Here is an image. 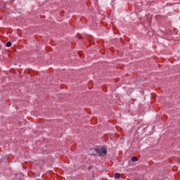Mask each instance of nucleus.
<instances>
[{"label":"nucleus","instance_id":"obj_4","mask_svg":"<svg viewBox=\"0 0 180 180\" xmlns=\"http://www.w3.org/2000/svg\"><path fill=\"white\" fill-rule=\"evenodd\" d=\"M131 160V161H132L133 162H136V161H137V158H136V157H132Z\"/></svg>","mask_w":180,"mask_h":180},{"label":"nucleus","instance_id":"obj_3","mask_svg":"<svg viewBox=\"0 0 180 180\" xmlns=\"http://www.w3.org/2000/svg\"><path fill=\"white\" fill-rule=\"evenodd\" d=\"M6 47H11V46H12V42L11 41H8L6 44Z\"/></svg>","mask_w":180,"mask_h":180},{"label":"nucleus","instance_id":"obj_1","mask_svg":"<svg viewBox=\"0 0 180 180\" xmlns=\"http://www.w3.org/2000/svg\"><path fill=\"white\" fill-rule=\"evenodd\" d=\"M91 151H93L94 155H98V157H104V155H106L108 154V150L106 148H99L91 149Z\"/></svg>","mask_w":180,"mask_h":180},{"label":"nucleus","instance_id":"obj_2","mask_svg":"<svg viewBox=\"0 0 180 180\" xmlns=\"http://www.w3.org/2000/svg\"><path fill=\"white\" fill-rule=\"evenodd\" d=\"M119 178H120V174L116 173V174H115V179H119Z\"/></svg>","mask_w":180,"mask_h":180}]
</instances>
